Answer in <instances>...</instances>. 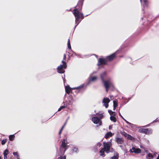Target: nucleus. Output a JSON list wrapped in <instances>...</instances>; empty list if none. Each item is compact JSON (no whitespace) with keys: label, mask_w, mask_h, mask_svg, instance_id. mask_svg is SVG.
Here are the masks:
<instances>
[{"label":"nucleus","mask_w":159,"mask_h":159,"mask_svg":"<svg viewBox=\"0 0 159 159\" xmlns=\"http://www.w3.org/2000/svg\"><path fill=\"white\" fill-rule=\"evenodd\" d=\"M110 100L107 98H103L102 101V102L103 103V105L106 108L108 107V103L110 102Z\"/></svg>","instance_id":"obj_11"},{"label":"nucleus","mask_w":159,"mask_h":159,"mask_svg":"<svg viewBox=\"0 0 159 159\" xmlns=\"http://www.w3.org/2000/svg\"><path fill=\"white\" fill-rule=\"evenodd\" d=\"M127 138V139L129 140L134 141V137L126 133H125L124 135Z\"/></svg>","instance_id":"obj_17"},{"label":"nucleus","mask_w":159,"mask_h":159,"mask_svg":"<svg viewBox=\"0 0 159 159\" xmlns=\"http://www.w3.org/2000/svg\"><path fill=\"white\" fill-rule=\"evenodd\" d=\"M66 55L65 54H64V55L63 60H65L66 59Z\"/></svg>","instance_id":"obj_38"},{"label":"nucleus","mask_w":159,"mask_h":159,"mask_svg":"<svg viewBox=\"0 0 159 159\" xmlns=\"http://www.w3.org/2000/svg\"><path fill=\"white\" fill-rule=\"evenodd\" d=\"M62 104L63 105L61 106L60 107V108L58 109V111H60L63 108L67 107V105H66V104H65V102H63L62 103Z\"/></svg>","instance_id":"obj_19"},{"label":"nucleus","mask_w":159,"mask_h":159,"mask_svg":"<svg viewBox=\"0 0 159 159\" xmlns=\"http://www.w3.org/2000/svg\"><path fill=\"white\" fill-rule=\"evenodd\" d=\"M72 151L73 152H77L78 151V148L77 147H74L73 148Z\"/></svg>","instance_id":"obj_28"},{"label":"nucleus","mask_w":159,"mask_h":159,"mask_svg":"<svg viewBox=\"0 0 159 159\" xmlns=\"http://www.w3.org/2000/svg\"><path fill=\"white\" fill-rule=\"evenodd\" d=\"M8 150L7 149L5 150L3 152V155H7L8 153Z\"/></svg>","instance_id":"obj_34"},{"label":"nucleus","mask_w":159,"mask_h":159,"mask_svg":"<svg viewBox=\"0 0 159 159\" xmlns=\"http://www.w3.org/2000/svg\"><path fill=\"white\" fill-rule=\"evenodd\" d=\"M139 132L142 133H144L147 134H152V130L150 129L140 128L139 130Z\"/></svg>","instance_id":"obj_7"},{"label":"nucleus","mask_w":159,"mask_h":159,"mask_svg":"<svg viewBox=\"0 0 159 159\" xmlns=\"http://www.w3.org/2000/svg\"><path fill=\"white\" fill-rule=\"evenodd\" d=\"M64 128V126H62V127H61V129L60 131L59 132V135H60L61 134V131L63 130Z\"/></svg>","instance_id":"obj_36"},{"label":"nucleus","mask_w":159,"mask_h":159,"mask_svg":"<svg viewBox=\"0 0 159 159\" xmlns=\"http://www.w3.org/2000/svg\"><path fill=\"white\" fill-rule=\"evenodd\" d=\"M17 159H20V157H18V158H17Z\"/></svg>","instance_id":"obj_50"},{"label":"nucleus","mask_w":159,"mask_h":159,"mask_svg":"<svg viewBox=\"0 0 159 159\" xmlns=\"http://www.w3.org/2000/svg\"><path fill=\"white\" fill-rule=\"evenodd\" d=\"M14 134L11 135L9 136V139L10 141H12L14 140Z\"/></svg>","instance_id":"obj_26"},{"label":"nucleus","mask_w":159,"mask_h":159,"mask_svg":"<svg viewBox=\"0 0 159 159\" xmlns=\"http://www.w3.org/2000/svg\"><path fill=\"white\" fill-rule=\"evenodd\" d=\"M141 150L139 148H136L134 147H132V149L130 150L131 152H134L136 153H139L141 152Z\"/></svg>","instance_id":"obj_14"},{"label":"nucleus","mask_w":159,"mask_h":159,"mask_svg":"<svg viewBox=\"0 0 159 159\" xmlns=\"http://www.w3.org/2000/svg\"><path fill=\"white\" fill-rule=\"evenodd\" d=\"M98 117H93L92 118V121L95 124H98L99 125H101L102 121L101 119L103 117V115L102 114H97Z\"/></svg>","instance_id":"obj_2"},{"label":"nucleus","mask_w":159,"mask_h":159,"mask_svg":"<svg viewBox=\"0 0 159 159\" xmlns=\"http://www.w3.org/2000/svg\"><path fill=\"white\" fill-rule=\"evenodd\" d=\"M13 155H14V156H16V158L20 157L19 156L18 154V153L17 152H13Z\"/></svg>","instance_id":"obj_32"},{"label":"nucleus","mask_w":159,"mask_h":159,"mask_svg":"<svg viewBox=\"0 0 159 159\" xmlns=\"http://www.w3.org/2000/svg\"><path fill=\"white\" fill-rule=\"evenodd\" d=\"M147 159H151L153 158V156L151 153H148L146 157Z\"/></svg>","instance_id":"obj_23"},{"label":"nucleus","mask_w":159,"mask_h":159,"mask_svg":"<svg viewBox=\"0 0 159 159\" xmlns=\"http://www.w3.org/2000/svg\"><path fill=\"white\" fill-rule=\"evenodd\" d=\"M108 112L109 113L110 115H113L114 116H115L116 114V113L115 112L111 110H109L108 111Z\"/></svg>","instance_id":"obj_25"},{"label":"nucleus","mask_w":159,"mask_h":159,"mask_svg":"<svg viewBox=\"0 0 159 159\" xmlns=\"http://www.w3.org/2000/svg\"><path fill=\"white\" fill-rule=\"evenodd\" d=\"M104 151H105V150L103 148H102L99 151L100 155L103 157H105V155L104 154Z\"/></svg>","instance_id":"obj_21"},{"label":"nucleus","mask_w":159,"mask_h":159,"mask_svg":"<svg viewBox=\"0 0 159 159\" xmlns=\"http://www.w3.org/2000/svg\"><path fill=\"white\" fill-rule=\"evenodd\" d=\"M107 61L106 58H99L97 65L99 66L101 65L106 64Z\"/></svg>","instance_id":"obj_10"},{"label":"nucleus","mask_w":159,"mask_h":159,"mask_svg":"<svg viewBox=\"0 0 159 159\" xmlns=\"http://www.w3.org/2000/svg\"><path fill=\"white\" fill-rule=\"evenodd\" d=\"M120 147L122 149V147H123L122 145H119Z\"/></svg>","instance_id":"obj_47"},{"label":"nucleus","mask_w":159,"mask_h":159,"mask_svg":"<svg viewBox=\"0 0 159 159\" xmlns=\"http://www.w3.org/2000/svg\"><path fill=\"white\" fill-rule=\"evenodd\" d=\"M4 159H7V155H4Z\"/></svg>","instance_id":"obj_39"},{"label":"nucleus","mask_w":159,"mask_h":159,"mask_svg":"<svg viewBox=\"0 0 159 159\" xmlns=\"http://www.w3.org/2000/svg\"><path fill=\"white\" fill-rule=\"evenodd\" d=\"M116 140L118 144H121L124 142L123 140L120 138H116Z\"/></svg>","instance_id":"obj_16"},{"label":"nucleus","mask_w":159,"mask_h":159,"mask_svg":"<svg viewBox=\"0 0 159 159\" xmlns=\"http://www.w3.org/2000/svg\"><path fill=\"white\" fill-rule=\"evenodd\" d=\"M66 140L64 139L63 140L59 148L60 151L61 155H63L64 154L66 150Z\"/></svg>","instance_id":"obj_5"},{"label":"nucleus","mask_w":159,"mask_h":159,"mask_svg":"<svg viewBox=\"0 0 159 159\" xmlns=\"http://www.w3.org/2000/svg\"><path fill=\"white\" fill-rule=\"evenodd\" d=\"M0 159H1V157L0 156Z\"/></svg>","instance_id":"obj_51"},{"label":"nucleus","mask_w":159,"mask_h":159,"mask_svg":"<svg viewBox=\"0 0 159 159\" xmlns=\"http://www.w3.org/2000/svg\"><path fill=\"white\" fill-rule=\"evenodd\" d=\"M74 101V100L72 98H71L70 100H69L68 102L66 101L64 102H65V104H66V105H67V108L69 109H70V107H69V106H70V107H72L73 103Z\"/></svg>","instance_id":"obj_12"},{"label":"nucleus","mask_w":159,"mask_h":159,"mask_svg":"<svg viewBox=\"0 0 159 159\" xmlns=\"http://www.w3.org/2000/svg\"><path fill=\"white\" fill-rule=\"evenodd\" d=\"M84 86V84H82L79 86L75 88H72L70 89L69 86H66L65 87V90L66 93L68 94H69L71 91V89H77L76 92L78 93L80 92L81 89L83 88Z\"/></svg>","instance_id":"obj_3"},{"label":"nucleus","mask_w":159,"mask_h":159,"mask_svg":"<svg viewBox=\"0 0 159 159\" xmlns=\"http://www.w3.org/2000/svg\"><path fill=\"white\" fill-rule=\"evenodd\" d=\"M119 115H120V116H121V117L123 119V117L121 116V114H120V112L119 113Z\"/></svg>","instance_id":"obj_42"},{"label":"nucleus","mask_w":159,"mask_h":159,"mask_svg":"<svg viewBox=\"0 0 159 159\" xmlns=\"http://www.w3.org/2000/svg\"><path fill=\"white\" fill-rule=\"evenodd\" d=\"M61 155H61V153L60 152V157L58 158V159H66V156H64L63 157H61Z\"/></svg>","instance_id":"obj_33"},{"label":"nucleus","mask_w":159,"mask_h":159,"mask_svg":"<svg viewBox=\"0 0 159 159\" xmlns=\"http://www.w3.org/2000/svg\"><path fill=\"white\" fill-rule=\"evenodd\" d=\"M116 52H117L112 54L110 55L107 57L106 58L107 60V61H111L113 60L114 59V58L115 57L116 53Z\"/></svg>","instance_id":"obj_13"},{"label":"nucleus","mask_w":159,"mask_h":159,"mask_svg":"<svg viewBox=\"0 0 159 159\" xmlns=\"http://www.w3.org/2000/svg\"><path fill=\"white\" fill-rule=\"evenodd\" d=\"M122 99L124 100H127V98H125V97H122Z\"/></svg>","instance_id":"obj_41"},{"label":"nucleus","mask_w":159,"mask_h":159,"mask_svg":"<svg viewBox=\"0 0 159 159\" xmlns=\"http://www.w3.org/2000/svg\"><path fill=\"white\" fill-rule=\"evenodd\" d=\"M84 0H79L77 5L76 6V8L73 10V14L75 17V24L76 25L75 26V29L81 21L80 20V17L81 19L84 18V16L83 13L80 12V11L82 9V7Z\"/></svg>","instance_id":"obj_1"},{"label":"nucleus","mask_w":159,"mask_h":159,"mask_svg":"<svg viewBox=\"0 0 159 159\" xmlns=\"http://www.w3.org/2000/svg\"><path fill=\"white\" fill-rule=\"evenodd\" d=\"M131 98H129L128 99V101H127V102H125V103H126L128 102V101H129V100L131 99Z\"/></svg>","instance_id":"obj_40"},{"label":"nucleus","mask_w":159,"mask_h":159,"mask_svg":"<svg viewBox=\"0 0 159 159\" xmlns=\"http://www.w3.org/2000/svg\"><path fill=\"white\" fill-rule=\"evenodd\" d=\"M102 82L106 89V91L107 92H108V89L109 88L111 87H113V84L110 80L106 81L104 80V81H103Z\"/></svg>","instance_id":"obj_6"},{"label":"nucleus","mask_w":159,"mask_h":159,"mask_svg":"<svg viewBox=\"0 0 159 159\" xmlns=\"http://www.w3.org/2000/svg\"><path fill=\"white\" fill-rule=\"evenodd\" d=\"M110 119L111 120L113 121L114 122H115L116 121V118L113 116H110Z\"/></svg>","instance_id":"obj_24"},{"label":"nucleus","mask_w":159,"mask_h":159,"mask_svg":"<svg viewBox=\"0 0 159 159\" xmlns=\"http://www.w3.org/2000/svg\"><path fill=\"white\" fill-rule=\"evenodd\" d=\"M7 140L6 139H3L1 142V144L2 145H4L6 142Z\"/></svg>","instance_id":"obj_31"},{"label":"nucleus","mask_w":159,"mask_h":159,"mask_svg":"<svg viewBox=\"0 0 159 159\" xmlns=\"http://www.w3.org/2000/svg\"><path fill=\"white\" fill-rule=\"evenodd\" d=\"M97 79V77L96 76H94L91 78L90 77L89 78V82H88L87 84H90L91 81H93L94 80H96Z\"/></svg>","instance_id":"obj_20"},{"label":"nucleus","mask_w":159,"mask_h":159,"mask_svg":"<svg viewBox=\"0 0 159 159\" xmlns=\"http://www.w3.org/2000/svg\"><path fill=\"white\" fill-rule=\"evenodd\" d=\"M141 2L142 5H143L144 7V6L147 7L148 6V2L147 0H140Z\"/></svg>","instance_id":"obj_18"},{"label":"nucleus","mask_w":159,"mask_h":159,"mask_svg":"<svg viewBox=\"0 0 159 159\" xmlns=\"http://www.w3.org/2000/svg\"><path fill=\"white\" fill-rule=\"evenodd\" d=\"M111 145V143L109 142L104 144L103 148L105 150V151L106 153H108L110 152V149Z\"/></svg>","instance_id":"obj_9"},{"label":"nucleus","mask_w":159,"mask_h":159,"mask_svg":"<svg viewBox=\"0 0 159 159\" xmlns=\"http://www.w3.org/2000/svg\"><path fill=\"white\" fill-rule=\"evenodd\" d=\"M66 122L64 124V125L63 126H64V127L65 126V125H66Z\"/></svg>","instance_id":"obj_48"},{"label":"nucleus","mask_w":159,"mask_h":159,"mask_svg":"<svg viewBox=\"0 0 159 159\" xmlns=\"http://www.w3.org/2000/svg\"><path fill=\"white\" fill-rule=\"evenodd\" d=\"M102 145V144L100 142L98 143L96 145V148L97 149L98 148H100Z\"/></svg>","instance_id":"obj_29"},{"label":"nucleus","mask_w":159,"mask_h":159,"mask_svg":"<svg viewBox=\"0 0 159 159\" xmlns=\"http://www.w3.org/2000/svg\"><path fill=\"white\" fill-rule=\"evenodd\" d=\"M67 47L69 49V51L72 52L71 53H69V52H68L69 53V55L70 57H75V56L76 55V54L71 49V47L70 44V39H68V42H67Z\"/></svg>","instance_id":"obj_8"},{"label":"nucleus","mask_w":159,"mask_h":159,"mask_svg":"<svg viewBox=\"0 0 159 159\" xmlns=\"http://www.w3.org/2000/svg\"><path fill=\"white\" fill-rule=\"evenodd\" d=\"M113 107H116L117 106V102L116 101H114L113 102Z\"/></svg>","instance_id":"obj_30"},{"label":"nucleus","mask_w":159,"mask_h":159,"mask_svg":"<svg viewBox=\"0 0 159 159\" xmlns=\"http://www.w3.org/2000/svg\"><path fill=\"white\" fill-rule=\"evenodd\" d=\"M106 72L104 71L100 75V77L101 79L102 82L104 81L105 80L104 78L106 76Z\"/></svg>","instance_id":"obj_15"},{"label":"nucleus","mask_w":159,"mask_h":159,"mask_svg":"<svg viewBox=\"0 0 159 159\" xmlns=\"http://www.w3.org/2000/svg\"><path fill=\"white\" fill-rule=\"evenodd\" d=\"M132 128H134L136 127V125L130 123L129 125Z\"/></svg>","instance_id":"obj_35"},{"label":"nucleus","mask_w":159,"mask_h":159,"mask_svg":"<svg viewBox=\"0 0 159 159\" xmlns=\"http://www.w3.org/2000/svg\"><path fill=\"white\" fill-rule=\"evenodd\" d=\"M148 126V125H146L143 126L142 127H143L145 128V127H147Z\"/></svg>","instance_id":"obj_45"},{"label":"nucleus","mask_w":159,"mask_h":159,"mask_svg":"<svg viewBox=\"0 0 159 159\" xmlns=\"http://www.w3.org/2000/svg\"><path fill=\"white\" fill-rule=\"evenodd\" d=\"M119 158V154L117 153H115L114 155L111 157V159H118Z\"/></svg>","instance_id":"obj_22"},{"label":"nucleus","mask_w":159,"mask_h":159,"mask_svg":"<svg viewBox=\"0 0 159 159\" xmlns=\"http://www.w3.org/2000/svg\"><path fill=\"white\" fill-rule=\"evenodd\" d=\"M157 159H159V156H158L157 157Z\"/></svg>","instance_id":"obj_49"},{"label":"nucleus","mask_w":159,"mask_h":159,"mask_svg":"<svg viewBox=\"0 0 159 159\" xmlns=\"http://www.w3.org/2000/svg\"><path fill=\"white\" fill-rule=\"evenodd\" d=\"M157 119L153 121V122H155L157 121Z\"/></svg>","instance_id":"obj_44"},{"label":"nucleus","mask_w":159,"mask_h":159,"mask_svg":"<svg viewBox=\"0 0 159 159\" xmlns=\"http://www.w3.org/2000/svg\"><path fill=\"white\" fill-rule=\"evenodd\" d=\"M109 129H110L111 128V126H109Z\"/></svg>","instance_id":"obj_46"},{"label":"nucleus","mask_w":159,"mask_h":159,"mask_svg":"<svg viewBox=\"0 0 159 159\" xmlns=\"http://www.w3.org/2000/svg\"><path fill=\"white\" fill-rule=\"evenodd\" d=\"M123 119L129 125L130 124V123L128 121H127L124 118H123Z\"/></svg>","instance_id":"obj_37"},{"label":"nucleus","mask_w":159,"mask_h":159,"mask_svg":"<svg viewBox=\"0 0 159 159\" xmlns=\"http://www.w3.org/2000/svg\"><path fill=\"white\" fill-rule=\"evenodd\" d=\"M116 107H113V110H115Z\"/></svg>","instance_id":"obj_43"},{"label":"nucleus","mask_w":159,"mask_h":159,"mask_svg":"<svg viewBox=\"0 0 159 159\" xmlns=\"http://www.w3.org/2000/svg\"><path fill=\"white\" fill-rule=\"evenodd\" d=\"M61 62L62 64L59 66L57 68V72L60 74L64 73L65 72L64 69L67 67L65 61L62 60Z\"/></svg>","instance_id":"obj_4"},{"label":"nucleus","mask_w":159,"mask_h":159,"mask_svg":"<svg viewBox=\"0 0 159 159\" xmlns=\"http://www.w3.org/2000/svg\"><path fill=\"white\" fill-rule=\"evenodd\" d=\"M112 136V133L111 132H108L105 135V138L106 139H107L110 136Z\"/></svg>","instance_id":"obj_27"}]
</instances>
